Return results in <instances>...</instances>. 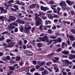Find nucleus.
I'll use <instances>...</instances> for the list:
<instances>
[{"label": "nucleus", "mask_w": 75, "mask_h": 75, "mask_svg": "<svg viewBox=\"0 0 75 75\" xmlns=\"http://www.w3.org/2000/svg\"><path fill=\"white\" fill-rule=\"evenodd\" d=\"M25 24V22L21 21V20L18 19L16 22H14V23H12L11 24H10V25H8V27L7 28L8 30L10 31L11 29L13 28H15V26H17L18 25L17 24Z\"/></svg>", "instance_id": "1"}, {"label": "nucleus", "mask_w": 75, "mask_h": 75, "mask_svg": "<svg viewBox=\"0 0 75 75\" xmlns=\"http://www.w3.org/2000/svg\"><path fill=\"white\" fill-rule=\"evenodd\" d=\"M52 41L53 42V44H56L57 42H61V38H59L58 39L56 40L50 39L49 41L47 40V42L48 43L47 45H50L52 42Z\"/></svg>", "instance_id": "2"}, {"label": "nucleus", "mask_w": 75, "mask_h": 75, "mask_svg": "<svg viewBox=\"0 0 75 75\" xmlns=\"http://www.w3.org/2000/svg\"><path fill=\"white\" fill-rule=\"evenodd\" d=\"M29 23H26L25 26V30L24 31V33H26L28 35L30 33V30L31 29V27L29 26Z\"/></svg>", "instance_id": "3"}, {"label": "nucleus", "mask_w": 75, "mask_h": 75, "mask_svg": "<svg viewBox=\"0 0 75 75\" xmlns=\"http://www.w3.org/2000/svg\"><path fill=\"white\" fill-rule=\"evenodd\" d=\"M36 21L35 24L36 25H40V24H41L42 23V21L41 20V18L39 17H36L35 18Z\"/></svg>", "instance_id": "4"}, {"label": "nucleus", "mask_w": 75, "mask_h": 75, "mask_svg": "<svg viewBox=\"0 0 75 75\" xmlns=\"http://www.w3.org/2000/svg\"><path fill=\"white\" fill-rule=\"evenodd\" d=\"M62 62L63 63L64 66H66L67 67L68 66V64H72V62H69L67 60H61Z\"/></svg>", "instance_id": "5"}, {"label": "nucleus", "mask_w": 75, "mask_h": 75, "mask_svg": "<svg viewBox=\"0 0 75 75\" xmlns=\"http://www.w3.org/2000/svg\"><path fill=\"white\" fill-rule=\"evenodd\" d=\"M60 5L62 8L64 9V10H65L66 8V7H67V5H66V4L65 3V2L64 1H61V2L60 3Z\"/></svg>", "instance_id": "6"}, {"label": "nucleus", "mask_w": 75, "mask_h": 75, "mask_svg": "<svg viewBox=\"0 0 75 75\" xmlns=\"http://www.w3.org/2000/svg\"><path fill=\"white\" fill-rule=\"evenodd\" d=\"M24 53L28 56H32L33 55L32 52L28 50H24Z\"/></svg>", "instance_id": "7"}, {"label": "nucleus", "mask_w": 75, "mask_h": 75, "mask_svg": "<svg viewBox=\"0 0 75 75\" xmlns=\"http://www.w3.org/2000/svg\"><path fill=\"white\" fill-rule=\"evenodd\" d=\"M39 39L41 41H45L46 40H47L46 41H49V40H48V37L47 36H45L44 38H39Z\"/></svg>", "instance_id": "8"}, {"label": "nucleus", "mask_w": 75, "mask_h": 75, "mask_svg": "<svg viewBox=\"0 0 75 75\" xmlns=\"http://www.w3.org/2000/svg\"><path fill=\"white\" fill-rule=\"evenodd\" d=\"M14 45V42H11L8 43V46L9 47H13Z\"/></svg>", "instance_id": "9"}, {"label": "nucleus", "mask_w": 75, "mask_h": 75, "mask_svg": "<svg viewBox=\"0 0 75 75\" xmlns=\"http://www.w3.org/2000/svg\"><path fill=\"white\" fill-rule=\"evenodd\" d=\"M40 8L41 10H42L44 11H46V10H49V8H48L46 7H44L42 6H41Z\"/></svg>", "instance_id": "10"}, {"label": "nucleus", "mask_w": 75, "mask_h": 75, "mask_svg": "<svg viewBox=\"0 0 75 75\" xmlns=\"http://www.w3.org/2000/svg\"><path fill=\"white\" fill-rule=\"evenodd\" d=\"M66 2L70 6H71L72 4H73L74 3V2L73 1H70L69 0L66 1Z\"/></svg>", "instance_id": "11"}, {"label": "nucleus", "mask_w": 75, "mask_h": 75, "mask_svg": "<svg viewBox=\"0 0 75 75\" xmlns=\"http://www.w3.org/2000/svg\"><path fill=\"white\" fill-rule=\"evenodd\" d=\"M67 44L65 42H62V48H64V47H67Z\"/></svg>", "instance_id": "12"}, {"label": "nucleus", "mask_w": 75, "mask_h": 75, "mask_svg": "<svg viewBox=\"0 0 75 75\" xmlns=\"http://www.w3.org/2000/svg\"><path fill=\"white\" fill-rule=\"evenodd\" d=\"M75 59V55L73 54H70L69 56V59Z\"/></svg>", "instance_id": "13"}, {"label": "nucleus", "mask_w": 75, "mask_h": 75, "mask_svg": "<svg viewBox=\"0 0 75 75\" xmlns=\"http://www.w3.org/2000/svg\"><path fill=\"white\" fill-rule=\"evenodd\" d=\"M10 59V57L9 56H6L4 59L5 61H7V60L9 61Z\"/></svg>", "instance_id": "14"}, {"label": "nucleus", "mask_w": 75, "mask_h": 75, "mask_svg": "<svg viewBox=\"0 0 75 75\" xmlns=\"http://www.w3.org/2000/svg\"><path fill=\"white\" fill-rule=\"evenodd\" d=\"M9 18L11 21H15V20H16V17L14 16H11L9 17Z\"/></svg>", "instance_id": "15"}, {"label": "nucleus", "mask_w": 75, "mask_h": 75, "mask_svg": "<svg viewBox=\"0 0 75 75\" xmlns=\"http://www.w3.org/2000/svg\"><path fill=\"white\" fill-rule=\"evenodd\" d=\"M41 73L42 75H47V74H48V71H47V70H45L44 71H43Z\"/></svg>", "instance_id": "16"}, {"label": "nucleus", "mask_w": 75, "mask_h": 75, "mask_svg": "<svg viewBox=\"0 0 75 75\" xmlns=\"http://www.w3.org/2000/svg\"><path fill=\"white\" fill-rule=\"evenodd\" d=\"M45 22L46 25H47L48 24H51L52 23V22L50 20H46Z\"/></svg>", "instance_id": "17"}, {"label": "nucleus", "mask_w": 75, "mask_h": 75, "mask_svg": "<svg viewBox=\"0 0 75 75\" xmlns=\"http://www.w3.org/2000/svg\"><path fill=\"white\" fill-rule=\"evenodd\" d=\"M69 38L70 40H74V38H75V37H74L73 35H69Z\"/></svg>", "instance_id": "18"}, {"label": "nucleus", "mask_w": 75, "mask_h": 75, "mask_svg": "<svg viewBox=\"0 0 75 75\" xmlns=\"http://www.w3.org/2000/svg\"><path fill=\"white\" fill-rule=\"evenodd\" d=\"M62 52L64 54H69V51L64 50V51Z\"/></svg>", "instance_id": "19"}, {"label": "nucleus", "mask_w": 75, "mask_h": 75, "mask_svg": "<svg viewBox=\"0 0 75 75\" xmlns=\"http://www.w3.org/2000/svg\"><path fill=\"white\" fill-rule=\"evenodd\" d=\"M48 18L50 20H53V17L51 14H49L48 15Z\"/></svg>", "instance_id": "20"}, {"label": "nucleus", "mask_w": 75, "mask_h": 75, "mask_svg": "<svg viewBox=\"0 0 75 75\" xmlns=\"http://www.w3.org/2000/svg\"><path fill=\"white\" fill-rule=\"evenodd\" d=\"M13 7L14 8H15L17 10H18V6L16 5H14L13 6Z\"/></svg>", "instance_id": "21"}, {"label": "nucleus", "mask_w": 75, "mask_h": 75, "mask_svg": "<svg viewBox=\"0 0 75 75\" xmlns=\"http://www.w3.org/2000/svg\"><path fill=\"white\" fill-rule=\"evenodd\" d=\"M21 59V57L19 56H18L16 57V61H19Z\"/></svg>", "instance_id": "22"}, {"label": "nucleus", "mask_w": 75, "mask_h": 75, "mask_svg": "<svg viewBox=\"0 0 75 75\" xmlns=\"http://www.w3.org/2000/svg\"><path fill=\"white\" fill-rule=\"evenodd\" d=\"M53 12L54 13H57L58 14H59V12L57 10L55 9H53Z\"/></svg>", "instance_id": "23"}, {"label": "nucleus", "mask_w": 75, "mask_h": 75, "mask_svg": "<svg viewBox=\"0 0 75 75\" xmlns=\"http://www.w3.org/2000/svg\"><path fill=\"white\" fill-rule=\"evenodd\" d=\"M59 58L58 57H55L54 59V60H53V61L54 62H57V61L58 60H59Z\"/></svg>", "instance_id": "24"}, {"label": "nucleus", "mask_w": 75, "mask_h": 75, "mask_svg": "<svg viewBox=\"0 0 75 75\" xmlns=\"http://www.w3.org/2000/svg\"><path fill=\"white\" fill-rule=\"evenodd\" d=\"M4 17L2 16H0V21H4Z\"/></svg>", "instance_id": "25"}, {"label": "nucleus", "mask_w": 75, "mask_h": 75, "mask_svg": "<svg viewBox=\"0 0 75 75\" xmlns=\"http://www.w3.org/2000/svg\"><path fill=\"white\" fill-rule=\"evenodd\" d=\"M54 70H55V72H58L59 71V69H57V66H54Z\"/></svg>", "instance_id": "26"}, {"label": "nucleus", "mask_w": 75, "mask_h": 75, "mask_svg": "<svg viewBox=\"0 0 75 75\" xmlns=\"http://www.w3.org/2000/svg\"><path fill=\"white\" fill-rule=\"evenodd\" d=\"M2 46H3L4 48V49H6V47H7V45L5 43L3 44Z\"/></svg>", "instance_id": "27"}, {"label": "nucleus", "mask_w": 75, "mask_h": 75, "mask_svg": "<svg viewBox=\"0 0 75 75\" xmlns=\"http://www.w3.org/2000/svg\"><path fill=\"white\" fill-rule=\"evenodd\" d=\"M44 70V67H41L39 68V71H42Z\"/></svg>", "instance_id": "28"}, {"label": "nucleus", "mask_w": 75, "mask_h": 75, "mask_svg": "<svg viewBox=\"0 0 75 75\" xmlns=\"http://www.w3.org/2000/svg\"><path fill=\"white\" fill-rule=\"evenodd\" d=\"M38 47L39 48H40L42 47V43H40L38 44Z\"/></svg>", "instance_id": "29"}, {"label": "nucleus", "mask_w": 75, "mask_h": 75, "mask_svg": "<svg viewBox=\"0 0 75 75\" xmlns=\"http://www.w3.org/2000/svg\"><path fill=\"white\" fill-rule=\"evenodd\" d=\"M36 29V28L35 27H33V28L31 29V31H32V33H34V31Z\"/></svg>", "instance_id": "30"}, {"label": "nucleus", "mask_w": 75, "mask_h": 75, "mask_svg": "<svg viewBox=\"0 0 75 75\" xmlns=\"http://www.w3.org/2000/svg\"><path fill=\"white\" fill-rule=\"evenodd\" d=\"M57 7V6L56 5H53L52 6H51V8L52 10H54L55 8L54 7Z\"/></svg>", "instance_id": "31"}, {"label": "nucleus", "mask_w": 75, "mask_h": 75, "mask_svg": "<svg viewBox=\"0 0 75 75\" xmlns=\"http://www.w3.org/2000/svg\"><path fill=\"white\" fill-rule=\"evenodd\" d=\"M57 36H54V35L51 36L50 37V38H52V39H54L55 38H57Z\"/></svg>", "instance_id": "32"}, {"label": "nucleus", "mask_w": 75, "mask_h": 75, "mask_svg": "<svg viewBox=\"0 0 75 75\" xmlns=\"http://www.w3.org/2000/svg\"><path fill=\"white\" fill-rule=\"evenodd\" d=\"M9 69L10 70H14V68L12 66H9L8 67Z\"/></svg>", "instance_id": "33"}, {"label": "nucleus", "mask_w": 75, "mask_h": 75, "mask_svg": "<svg viewBox=\"0 0 75 75\" xmlns=\"http://www.w3.org/2000/svg\"><path fill=\"white\" fill-rule=\"evenodd\" d=\"M4 36H2L0 38V41H3V40H4Z\"/></svg>", "instance_id": "34"}, {"label": "nucleus", "mask_w": 75, "mask_h": 75, "mask_svg": "<svg viewBox=\"0 0 75 75\" xmlns=\"http://www.w3.org/2000/svg\"><path fill=\"white\" fill-rule=\"evenodd\" d=\"M18 44L20 45H22V41L21 40H20L18 43Z\"/></svg>", "instance_id": "35"}, {"label": "nucleus", "mask_w": 75, "mask_h": 75, "mask_svg": "<svg viewBox=\"0 0 75 75\" xmlns=\"http://www.w3.org/2000/svg\"><path fill=\"white\" fill-rule=\"evenodd\" d=\"M26 47L27 48H31L33 47V46L31 45L29 46L28 44L26 45Z\"/></svg>", "instance_id": "36"}, {"label": "nucleus", "mask_w": 75, "mask_h": 75, "mask_svg": "<svg viewBox=\"0 0 75 75\" xmlns=\"http://www.w3.org/2000/svg\"><path fill=\"white\" fill-rule=\"evenodd\" d=\"M40 67H41V65H39V66L38 65H36L35 66L36 69H38Z\"/></svg>", "instance_id": "37"}, {"label": "nucleus", "mask_w": 75, "mask_h": 75, "mask_svg": "<svg viewBox=\"0 0 75 75\" xmlns=\"http://www.w3.org/2000/svg\"><path fill=\"white\" fill-rule=\"evenodd\" d=\"M71 32L72 34H75V30L74 29H72L71 30Z\"/></svg>", "instance_id": "38"}, {"label": "nucleus", "mask_w": 75, "mask_h": 75, "mask_svg": "<svg viewBox=\"0 0 75 75\" xmlns=\"http://www.w3.org/2000/svg\"><path fill=\"white\" fill-rule=\"evenodd\" d=\"M24 30V27L23 26H21V28H20V30L21 32H23V30Z\"/></svg>", "instance_id": "39"}, {"label": "nucleus", "mask_w": 75, "mask_h": 75, "mask_svg": "<svg viewBox=\"0 0 75 75\" xmlns=\"http://www.w3.org/2000/svg\"><path fill=\"white\" fill-rule=\"evenodd\" d=\"M8 31H5L4 32H3L2 33L1 35H5V34H7V33H8Z\"/></svg>", "instance_id": "40"}, {"label": "nucleus", "mask_w": 75, "mask_h": 75, "mask_svg": "<svg viewBox=\"0 0 75 75\" xmlns=\"http://www.w3.org/2000/svg\"><path fill=\"white\" fill-rule=\"evenodd\" d=\"M48 32L49 34H51V33H52V30L49 29L48 30Z\"/></svg>", "instance_id": "41"}, {"label": "nucleus", "mask_w": 75, "mask_h": 75, "mask_svg": "<svg viewBox=\"0 0 75 75\" xmlns=\"http://www.w3.org/2000/svg\"><path fill=\"white\" fill-rule=\"evenodd\" d=\"M41 63H42V62L41 61H38L37 62V64H38V65H41Z\"/></svg>", "instance_id": "42"}, {"label": "nucleus", "mask_w": 75, "mask_h": 75, "mask_svg": "<svg viewBox=\"0 0 75 75\" xmlns=\"http://www.w3.org/2000/svg\"><path fill=\"white\" fill-rule=\"evenodd\" d=\"M46 62H45V61H43L41 63V67H42V65H45Z\"/></svg>", "instance_id": "43"}, {"label": "nucleus", "mask_w": 75, "mask_h": 75, "mask_svg": "<svg viewBox=\"0 0 75 75\" xmlns=\"http://www.w3.org/2000/svg\"><path fill=\"white\" fill-rule=\"evenodd\" d=\"M0 10L2 11H4L5 10H4V8L3 7H1L0 6Z\"/></svg>", "instance_id": "44"}, {"label": "nucleus", "mask_w": 75, "mask_h": 75, "mask_svg": "<svg viewBox=\"0 0 75 75\" xmlns=\"http://www.w3.org/2000/svg\"><path fill=\"white\" fill-rule=\"evenodd\" d=\"M5 20L6 21H8V22H10V20L8 18H5Z\"/></svg>", "instance_id": "45"}, {"label": "nucleus", "mask_w": 75, "mask_h": 75, "mask_svg": "<svg viewBox=\"0 0 75 75\" xmlns=\"http://www.w3.org/2000/svg\"><path fill=\"white\" fill-rule=\"evenodd\" d=\"M13 72L12 71H9L8 73L7 74V75H11V74H13Z\"/></svg>", "instance_id": "46"}, {"label": "nucleus", "mask_w": 75, "mask_h": 75, "mask_svg": "<svg viewBox=\"0 0 75 75\" xmlns=\"http://www.w3.org/2000/svg\"><path fill=\"white\" fill-rule=\"evenodd\" d=\"M16 4H21V3L20 2V1L18 0L16 1Z\"/></svg>", "instance_id": "47"}, {"label": "nucleus", "mask_w": 75, "mask_h": 75, "mask_svg": "<svg viewBox=\"0 0 75 75\" xmlns=\"http://www.w3.org/2000/svg\"><path fill=\"white\" fill-rule=\"evenodd\" d=\"M53 17L54 18H58L59 17V16L57 15H54L53 16Z\"/></svg>", "instance_id": "48"}, {"label": "nucleus", "mask_w": 75, "mask_h": 75, "mask_svg": "<svg viewBox=\"0 0 75 75\" xmlns=\"http://www.w3.org/2000/svg\"><path fill=\"white\" fill-rule=\"evenodd\" d=\"M25 65H26V66H27V67L29 66V63H28V62L26 61V62H25Z\"/></svg>", "instance_id": "49"}, {"label": "nucleus", "mask_w": 75, "mask_h": 75, "mask_svg": "<svg viewBox=\"0 0 75 75\" xmlns=\"http://www.w3.org/2000/svg\"><path fill=\"white\" fill-rule=\"evenodd\" d=\"M17 66H18V64H14L13 66V68H14V69H16V67Z\"/></svg>", "instance_id": "50"}, {"label": "nucleus", "mask_w": 75, "mask_h": 75, "mask_svg": "<svg viewBox=\"0 0 75 75\" xmlns=\"http://www.w3.org/2000/svg\"><path fill=\"white\" fill-rule=\"evenodd\" d=\"M14 31L15 33H17L18 31V28H16L14 29Z\"/></svg>", "instance_id": "51"}, {"label": "nucleus", "mask_w": 75, "mask_h": 75, "mask_svg": "<svg viewBox=\"0 0 75 75\" xmlns=\"http://www.w3.org/2000/svg\"><path fill=\"white\" fill-rule=\"evenodd\" d=\"M56 36H61L62 34H60L58 33H57L56 34Z\"/></svg>", "instance_id": "52"}, {"label": "nucleus", "mask_w": 75, "mask_h": 75, "mask_svg": "<svg viewBox=\"0 0 75 75\" xmlns=\"http://www.w3.org/2000/svg\"><path fill=\"white\" fill-rule=\"evenodd\" d=\"M39 29L41 31H42V30H43V29L42 28V26L41 25L40 26Z\"/></svg>", "instance_id": "53"}, {"label": "nucleus", "mask_w": 75, "mask_h": 75, "mask_svg": "<svg viewBox=\"0 0 75 75\" xmlns=\"http://www.w3.org/2000/svg\"><path fill=\"white\" fill-rule=\"evenodd\" d=\"M14 1L13 0H11L10 1H8V3H14Z\"/></svg>", "instance_id": "54"}, {"label": "nucleus", "mask_w": 75, "mask_h": 75, "mask_svg": "<svg viewBox=\"0 0 75 75\" xmlns=\"http://www.w3.org/2000/svg\"><path fill=\"white\" fill-rule=\"evenodd\" d=\"M23 64H24V62H20L19 63L20 65L21 66H23Z\"/></svg>", "instance_id": "55"}, {"label": "nucleus", "mask_w": 75, "mask_h": 75, "mask_svg": "<svg viewBox=\"0 0 75 75\" xmlns=\"http://www.w3.org/2000/svg\"><path fill=\"white\" fill-rule=\"evenodd\" d=\"M40 3V4H43L44 5H45V3H44L43 2H42V1H40L39 2Z\"/></svg>", "instance_id": "56"}, {"label": "nucleus", "mask_w": 75, "mask_h": 75, "mask_svg": "<svg viewBox=\"0 0 75 75\" xmlns=\"http://www.w3.org/2000/svg\"><path fill=\"white\" fill-rule=\"evenodd\" d=\"M27 40H24L23 41V42L25 44H27Z\"/></svg>", "instance_id": "57"}, {"label": "nucleus", "mask_w": 75, "mask_h": 75, "mask_svg": "<svg viewBox=\"0 0 75 75\" xmlns=\"http://www.w3.org/2000/svg\"><path fill=\"white\" fill-rule=\"evenodd\" d=\"M35 70V69L34 68L32 69H30V71L31 72H33V71H34Z\"/></svg>", "instance_id": "58"}, {"label": "nucleus", "mask_w": 75, "mask_h": 75, "mask_svg": "<svg viewBox=\"0 0 75 75\" xmlns=\"http://www.w3.org/2000/svg\"><path fill=\"white\" fill-rule=\"evenodd\" d=\"M36 62H37L35 61H32L33 64H34L35 65L36 64Z\"/></svg>", "instance_id": "59"}, {"label": "nucleus", "mask_w": 75, "mask_h": 75, "mask_svg": "<svg viewBox=\"0 0 75 75\" xmlns=\"http://www.w3.org/2000/svg\"><path fill=\"white\" fill-rule=\"evenodd\" d=\"M47 26H43V28L44 30H47Z\"/></svg>", "instance_id": "60"}, {"label": "nucleus", "mask_w": 75, "mask_h": 75, "mask_svg": "<svg viewBox=\"0 0 75 75\" xmlns=\"http://www.w3.org/2000/svg\"><path fill=\"white\" fill-rule=\"evenodd\" d=\"M22 15V13H20L18 14V17H21Z\"/></svg>", "instance_id": "61"}, {"label": "nucleus", "mask_w": 75, "mask_h": 75, "mask_svg": "<svg viewBox=\"0 0 75 75\" xmlns=\"http://www.w3.org/2000/svg\"><path fill=\"white\" fill-rule=\"evenodd\" d=\"M34 75H41V74H39L38 72H35L34 73Z\"/></svg>", "instance_id": "62"}, {"label": "nucleus", "mask_w": 75, "mask_h": 75, "mask_svg": "<svg viewBox=\"0 0 75 75\" xmlns=\"http://www.w3.org/2000/svg\"><path fill=\"white\" fill-rule=\"evenodd\" d=\"M52 29H53V30H55V29H56V26H54L52 27Z\"/></svg>", "instance_id": "63"}, {"label": "nucleus", "mask_w": 75, "mask_h": 75, "mask_svg": "<svg viewBox=\"0 0 75 75\" xmlns=\"http://www.w3.org/2000/svg\"><path fill=\"white\" fill-rule=\"evenodd\" d=\"M61 51V48L58 49L57 50V52H59V51Z\"/></svg>", "instance_id": "64"}]
</instances>
